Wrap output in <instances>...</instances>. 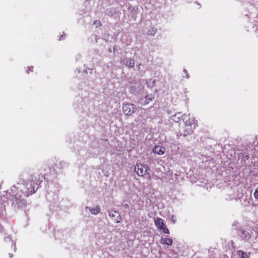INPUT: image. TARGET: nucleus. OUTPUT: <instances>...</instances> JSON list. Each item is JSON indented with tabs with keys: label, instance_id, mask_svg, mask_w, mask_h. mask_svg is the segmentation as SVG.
Returning a JSON list of instances; mask_svg holds the SVG:
<instances>
[{
	"label": "nucleus",
	"instance_id": "f257e3e1",
	"mask_svg": "<svg viewBox=\"0 0 258 258\" xmlns=\"http://www.w3.org/2000/svg\"><path fill=\"white\" fill-rule=\"evenodd\" d=\"M197 126V123L194 118H188L183 123V125L180 130L179 132L181 135L185 137L191 134Z\"/></svg>",
	"mask_w": 258,
	"mask_h": 258
},
{
	"label": "nucleus",
	"instance_id": "4468645a",
	"mask_svg": "<svg viewBox=\"0 0 258 258\" xmlns=\"http://www.w3.org/2000/svg\"><path fill=\"white\" fill-rule=\"evenodd\" d=\"M152 99L151 98H148V96H146L145 97V104H148L149 103V100H151Z\"/></svg>",
	"mask_w": 258,
	"mask_h": 258
},
{
	"label": "nucleus",
	"instance_id": "6ab92c4d",
	"mask_svg": "<svg viewBox=\"0 0 258 258\" xmlns=\"http://www.w3.org/2000/svg\"><path fill=\"white\" fill-rule=\"evenodd\" d=\"M9 255H10V257H12V256H13V255H12V254H11L10 253L9 254Z\"/></svg>",
	"mask_w": 258,
	"mask_h": 258
},
{
	"label": "nucleus",
	"instance_id": "f8f14e48",
	"mask_svg": "<svg viewBox=\"0 0 258 258\" xmlns=\"http://www.w3.org/2000/svg\"><path fill=\"white\" fill-rule=\"evenodd\" d=\"M160 230H162V232L166 234H169V229L166 227L165 225L162 227V228H161Z\"/></svg>",
	"mask_w": 258,
	"mask_h": 258
},
{
	"label": "nucleus",
	"instance_id": "1a4fd4ad",
	"mask_svg": "<svg viewBox=\"0 0 258 258\" xmlns=\"http://www.w3.org/2000/svg\"><path fill=\"white\" fill-rule=\"evenodd\" d=\"M237 253L240 256V258H249V256L246 252L242 250H239Z\"/></svg>",
	"mask_w": 258,
	"mask_h": 258
},
{
	"label": "nucleus",
	"instance_id": "a211bd4d",
	"mask_svg": "<svg viewBox=\"0 0 258 258\" xmlns=\"http://www.w3.org/2000/svg\"><path fill=\"white\" fill-rule=\"evenodd\" d=\"M98 24L100 26L101 25V24L100 21H98Z\"/></svg>",
	"mask_w": 258,
	"mask_h": 258
},
{
	"label": "nucleus",
	"instance_id": "9d476101",
	"mask_svg": "<svg viewBox=\"0 0 258 258\" xmlns=\"http://www.w3.org/2000/svg\"><path fill=\"white\" fill-rule=\"evenodd\" d=\"M125 65L130 68H133L135 66V61L133 59H131L127 60L125 62Z\"/></svg>",
	"mask_w": 258,
	"mask_h": 258
},
{
	"label": "nucleus",
	"instance_id": "39448f33",
	"mask_svg": "<svg viewBox=\"0 0 258 258\" xmlns=\"http://www.w3.org/2000/svg\"><path fill=\"white\" fill-rule=\"evenodd\" d=\"M109 216L112 218L114 222L116 223L120 222L121 220V216L118 212L114 210H111L109 213Z\"/></svg>",
	"mask_w": 258,
	"mask_h": 258
},
{
	"label": "nucleus",
	"instance_id": "f03ea898",
	"mask_svg": "<svg viewBox=\"0 0 258 258\" xmlns=\"http://www.w3.org/2000/svg\"><path fill=\"white\" fill-rule=\"evenodd\" d=\"M149 167L147 165L137 164L134 167V170L139 176H142L148 179H151V175L148 172Z\"/></svg>",
	"mask_w": 258,
	"mask_h": 258
},
{
	"label": "nucleus",
	"instance_id": "6e6552de",
	"mask_svg": "<svg viewBox=\"0 0 258 258\" xmlns=\"http://www.w3.org/2000/svg\"><path fill=\"white\" fill-rule=\"evenodd\" d=\"M161 242L164 244L171 245L173 243V240L172 239L169 238H165L164 239H161Z\"/></svg>",
	"mask_w": 258,
	"mask_h": 258
},
{
	"label": "nucleus",
	"instance_id": "9b49d317",
	"mask_svg": "<svg viewBox=\"0 0 258 258\" xmlns=\"http://www.w3.org/2000/svg\"><path fill=\"white\" fill-rule=\"evenodd\" d=\"M91 213L93 214L96 215L100 212V208L97 206L95 208H92L90 210Z\"/></svg>",
	"mask_w": 258,
	"mask_h": 258
},
{
	"label": "nucleus",
	"instance_id": "aec40b11",
	"mask_svg": "<svg viewBox=\"0 0 258 258\" xmlns=\"http://www.w3.org/2000/svg\"><path fill=\"white\" fill-rule=\"evenodd\" d=\"M27 73H28V74H29V70H27Z\"/></svg>",
	"mask_w": 258,
	"mask_h": 258
},
{
	"label": "nucleus",
	"instance_id": "ddd939ff",
	"mask_svg": "<svg viewBox=\"0 0 258 258\" xmlns=\"http://www.w3.org/2000/svg\"><path fill=\"white\" fill-rule=\"evenodd\" d=\"M253 196L255 199H258V187L255 189L253 194Z\"/></svg>",
	"mask_w": 258,
	"mask_h": 258
},
{
	"label": "nucleus",
	"instance_id": "7ed1b4c3",
	"mask_svg": "<svg viewBox=\"0 0 258 258\" xmlns=\"http://www.w3.org/2000/svg\"><path fill=\"white\" fill-rule=\"evenodd\" d=\"M37 177L35 176H32L29 181L27 182L22 188L24 196L28 197L29 195H31L35 192L34 190V182Z\"/></svg>",
	"mask_w": 258,
	"mask_h": 258
},
{
	"label": "nucleus",
	"instance_id": "2eb2a0df",
	"mask_svg": "<svg viewBox=\"0 0 258 258\" xmlns=\"http://www.w3.org/2000/svg\"><path fill=\"white\" fill-rule=\"evenodd\" d=\"M183 72H184V74H185V75L186 76V78L187 79L189 78V74L188 73V72L187 71V70H183Z\"/></svg>",
	"mask_w": 258,
	"mask_h": 258
},
{
	"label": "nucleus",
	"instance_id": "0eeeda50",
	"mask_svg": "<svg viewBox=\"0 0 258 258\" xmlns=\"http://www.w3.org/2000/svg\"><path fill=\"white\" fill-rule=\"evenodd\" d=\"M154 222L156 226L159 229L162 228V227L165 225L163 220L161 218L158 217L156 218Z\"/></svg>",
	"mask_w": 258,
	"mask_h": 258
},
{
	"label": "nucleus",
	"instance_id": "dca6fc26",
	"mask_svg": "<svg viewBox=\"0 0 258 258\" xmlns=\"http://www.w3.org/2000/svg\"><path fill=\"white\" fill-rule=\"evenodd\" d=\"M152 32H153L154 34H155L157 31V29L155 28H152Z\"/></svg>",
	"mask_w": 258,
	"mask_h": 258
},
{
	"label": "nucleus",
	"instance_id": "f3484780",
	"mask_svg": "<svg viewBox=\"0 0 258 258\" xmlns=\"http://www.w3.org/2000/svg\"><path fill=\"white\" fill-rule=\"evenodd\" d=\"M33 67H31V68H29V70H30L31 72H32V71H33V70H31V69H33Z\"/></svg>",
	"mask_w": 258,
	"mask_h": 258
},
{
	"label": "nucleus",
	"instance_id": "20e7f679",
	"mask_svg": "<svg viewBox=\"0 0 258 258\" xmlns=\"http://www.w3.org/2000/svg\"><path fill=\"white\" fill-rule=\"evenodd\" d=\"M123 112L125 115H131L136 110L135 106L131 103H127L122 106Z\"/></svg>",
	"mask_w": 258,
	"mask_h": 258
},
{
	"label": "nucleus",
	"instance_id": "423d86ee",
	"mask_svg": "<svg viewBox=\"0 0 258 258\" xmlns=\"http://www.w3.org/2000/svg\"><path fill=\"white\" fill-rule=\"evenodd\" d=\"M165 150V149L161 146H155L154 149H153V152L155 154H157L159 155H161L164 154Z\"/></svg>",
	"mask_w": 258,
	"mask_h": 258
}]
</instances>
